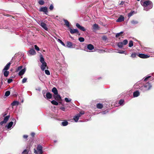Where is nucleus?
<instances>
[{
    "label": "nucleus",
    "mask_w": 154,
    "mask_h": 154,
    "mask_svg": "<svg viewBox=\"0 0 154 154\" xmlns=\"http://www.w3.org/2000/svg\"><path fill=\"white\" fill-rule=\"evenodd\" d=\"M140 3L141 5L143 7L144 10L146 11H148L152 8L153 4L150 1L141 0Z\"/></svg>",
    "instance_id": "f257e3e1"
},
{
    "label": "nucleus",
    "mask_w": 154,
    "mask_h": 154,
    "mask_svg": "<svg viewBox=\"0 0 154 154\" xmlns=\"http://www.w3.org/2000/svg\"><path fill=\"white\" fill-rule=\"evenodd\" d=\"M7 112H5L1 115V118L4 117V120L0 122V124L1 125H3L4 124L6 123L9 119L10 117V115L5 116L7 115Z\"/></svg>",
    "instance_id": "f03ea898"
},
{
    "label": "nucleus",
    "mask_w": 154,
    "mask_h": 154,
    "mask_svg": "<svg viewBox=\"0 0 154 154\" xmlns=\"http://www.w3.org/2000/svg\"><path fill=\"white\" fill-rule=\"evenodd\" d=\"M152 86L150 83L148 82L144 86H142L141 88V90L145 91L150 89L151 88Z\"/></svg>",
    "instance_id": "7ed1b4c3"
},
{
    "label": "nucleus",
    "mask_w": 154,
    "mask_h": 154,
    "mask_svg": "<svg viewBox=\"0 0 154 154\" xmlns=\"http://www.w3.org/2000/svg\"><path fill=\"white\" fill-rule=\"evenodd\" d=\"M84 114V112L83 111L80 112L79 114H78L74 117V120L75 121V122H77L79 120V118L82 115Z\"/></svg>",
    "instance_id": "20e7f679"
},
{
    "label": "nucleus",
    "mask_w": 154,
    "mask_h": 154,
    "mask_svg": "<svg viewBox=\"0 0 154 154\" xmlns=\"http://www.w3.org/2000/svg\"><path fill=\"white\" fill-rule=\"evenodd\" d=\"M42 148V147L40 145H38L37 147V151L35 149H34V153L35 154H37L38 152H43Z\"/></svg>",
    "instance_id": "39448f33"
},
{
    "label": "nucleus",
    "mask_w": 154,
    "mask_h": 154,
    "mask_svg": "<svg viewBox=\"0 0 154 154\" xmlns=\"http://www.w3.org/2000/svg\"><path fill=\"white\" fill-rule=\"evenodd\" d=\"M137 56L140 58L144 59L150 57L149 55L143 54H138Z\"/></svg>",
    "instance_id": "423d86ee"
},
{
    "label": "nucleus",
    "mask_w": 154,
    "mask_h": 154,
    "mask_svg": "<svg viewBox=\"0 0 154 154\" xmlns=\"http://www.w3.org/2000/svg\"><path fill=\"white\" fill-rule=\"evenodd\" d=\"M39 24L46 31L48 30V28L47 25L44 23L41 22Z\"/></svg>",
    "instance_id": "0eeeda50"
},
{
    "label": "nucleus",
    "mask_w": 154,
    "mask_h": 154,
    "mask_svg": "<svg viewBox=\"0 0 154 154\" xmlns=\"http://www.w3.org/2000/svg\"><path fill=\"white\" fill-rule=\"evenodd\" d=\"M39 11H40L43 12L45 13V14H47L46 12H48V8L46 7H43L41 8Z\"/></svg>",
    "instance_id": "6e6552de"
},
{
    "label": "nucleus",
    "mask_w": 154,
    "mask_h": 154,
    "mask_svg": "<svg viewBox=\"0 0 154 154\" xmlns=\"http://www.w3.org/2000/svg\"><path fill=\"white\" fill-rule=\"evenodd\" d=\"M76 26L79 29H81V30L84 31L85 30V28L82 26H81L79 23H77L76 24Z\"/></svg>",
    "instance_id": "1a4fd4ad"
},
{
    "label": "nucleus",
    "mask_w": 154,
    "mask_h": 154,
    "mask_svg": "<svg viewBox=\"0 0 154 154\" xmlns=\"http://www.w3.org/2000/svg\"><path fill=\"white\" fill-rule=\"evenodd\" d=\"M69 31L70 32L71 34H74L75 33H78L79 32L78 30L76 29H72L71 28L70 29Z\"/></svg>",
    "instance_id": "9d476101"
},
{
    "label": "nucleus",
    "mask_w": 154,
    "mask_h": 154,
    "mask_svg": "<svg viewBox=\"0 0 154 154\" xmlns=\"http://www.w3.org/2000/svg\"><path fill=\"white\" fill-rule=\"evenodd\" d=\"M26 71V69L25 68L22 69L18 73L19 75L20 76L23 75V74H24Z\"/></svg>",
    "instance_id": "9b49d317"
},
{
    "label": "nucleus",
    "mask_w": 154,
    "mask_h": 154,
    "mask_svg": "<svg viewBox=\"0 0 154 154\" xmlns=\"http://www.w3.org/2000/svg\"><path fill=\"white\" fill-rule=\"evenodd\" d=\"M65 46L69 48H72L73 47L72 43L70 42H67L66 43V45Z\"/></svg>",
    "instance_id": "f8f14e48"
},
{
    "label": "nucleus",
    "mask_w": 154,
    "mask_h": 154,
    "mask_svg": "<svg viewBox=\"0 0 154 154\" xmlns=\"http://www.w3.org/2000/svg\"><path fill=\"white\" fill-rule=\"evenodd\" d=\"M47 66V63H42V65L41 66V68L42 70L43 71L45 69L46 67Z\"/></svg>",
    "instance_id": "ddd939ff"
},
{
    "label": "nucleus",
    "mask_w": 154,
    "mask_h": 154,
    "mask_svg": "<svg viewBox=\"0 0 154 154\" xmlns=\"http://www.w3.org/2000/svg\"><path fill=\"white\" fill-rule=\"evenodd\" d=\"M54 97V98L57 100L60 101L61 100L60 96L58 94H55Z\"/></svg>",
    "instance_id": "4468645a"
},
{
    "label": "nucleus",
    "mask_w": 154,
    "mask_h": 154,
    "mask_svg": "<svg viewBox=\"0 0 154 154\" xmlns=\"http://www.w3.org/2000/svg\"><path fill=\"white\" fill-rule=\"evenodd\" d=\"M124 20V17L122 16H120L116 20V21L117 22H121L123 21Z\"/></svg>",
    "instance_id": "2eb2a0df"
},
{
    "label": "nucleus",
    "mask_w": 154,
    "mask_h": 154,
    "mask_svg": "<svg viewBox=\"0 0 154 154\" xmlns=\"http://www.w3.org/2000/svg\"><path fill=\"white\" fill-rule=\"evenodd\" d=\"M87 48L89 50L91 51L94 48V47L92 45L90 44L87 45Z\"/></svg>",
    "instance_id": "dca6fc26"
},
{
    "label": "nucleus",
    "mask_w": 154,
    "mask_h": 154,
    "mask_svg": "<svg viewBox=\"0 0 154 154\" xmlns=\"http://www.w3.org/2000/svg\"><path fill=\"white\" fill-rule=\"evenodd\" d=\"M11 63H8L6 66H5L3 69V70H8L10 66Z\"/></svg>",
    "instance_id": "f3484780"
},
{
    "label": "nucleus",
    "mask_w": 154,
    "mask_h": 154,
    "mask_svg": "<svg viewBox=\"0 0 154 154\" xmlns=\"http://www.w3.org/2000/svg\"><path fill=\"white\" fill-rule=\"evenodd\" d=\"M13 124V122H11L6 126V127H7V129H9L12 126Z\"/></svg>",
    "instance_id": "a211bd4d"
},
{
    "label": "nucleus",
    "mask_w": 154,
    "mask_h": 154,
    "mask_svg": "<svg viewBox=\"0 0 154 154\" xmlns=\"http://www.w3.org/2000/svg\"><path fill=\"white\" fill-rule=\"evenodd\" d=\"M29 53L32 55H34L35 54L36 52L33 49H32L30 50Z\"/></svg>",
    "instance_id": "6ab92c4d"
},
{
    "label": "nucleus",
    "mask_w": 154,
    "mask_h": 154,
    "mask_svg": "<svg viewBox=\"0 0 154 154\" xmlns=\"http://www.w3.org/2000/svg\"><path fill=\"white\" fill-rule=\"evenodd\" d=\"M140 95V93L138 91L134 92L133 93V96L134 97H136Z\"/></svg>",
    "instance_id": "aec40b11"
},
{
    "label": "nucleus",
    "mask_w": 154,
    "mask_h": 154,
    "mask_svg": "<svg viewBox=\"0 0 154 154\" xmlns=\"http://www.w3.org/2000/svg\"><path fill=\"white\" fill-rule=\"evenodd\" d=\"M52 91L55 95L57 94H58L57 90L55 87H54L52 88Z\"/></svg>",
    "instance_id": "412c9836"
},
{
    "label": "nucleus",
    "mask_w": 154,
    "mask_h": 154,
    "mask_svg": "<svg viewBox=\"0 0 154 154\" xmlns=\"http://www.w3.org/2000/svg\"><path fill=\"white\" fill-rule=\"evenodd\" d=\"M40 61L42 63H45V62L44 61V59L42 55L40 56Z\"/></svg>",
    "instance_id": "4be33fe9"
},
{
    "label": "nucleus",
    "mask_w": 154,
    "mask_h": 154,
    "mask_svg": "<svg viewBox=\"0 0 154 154\" xmlns=\"http://www.w3.org/2000/svg\"><path fill=\"white\" fill-rule=\"evenodd\" d=\"M46 97L47 99H51L52 97V95L50 93H47L46 94Z\"/></svg>",
    "instance_id": "5701e85b"
},
{
    "label": "nucleus",
    "mask_w": 154,
    "mask_h": 154,
    "mask_svg": "<svg viewBox=\"0 0 154 154\" xmlns=\"http://www.w3.org/2000/svg\"><path fill=\"white\" fill-rule=\"evenodd\" d=\"M19 102L17 101H14L12 103L11 105L14 106L16 105H17L19 104Z\"/></svg>",
    "instance_id": "b1692460"
},
{
    "label": "nucleus",
    "mask_w": 154,
    "mask_h": 154,
    "mask_svg": "<svg viewBox=\"0 0 154 154\" xmlns=\"http://www.w3.org/2000/svg\"><path fill=\"white\" fill-rule=\"evenodd\" d=\"M124 45L122 42H119L118 43V46L120 48H122Z\"/></svg>",
    "instance_id": "393cba45"
},
{
    "label": "nucleus",
    "mask_w": 154,
    "mask_h": 154,
    "mask_svg": "<svg viewBox=\"0 0 154 154\" xmlns=\"http://www.w3.org/2000/svg\"><path fill=\"white\" fill-rule=\"evenodd\" d=\"M103 106L102 104L98 103L97 105V108L99 109H101L103 107Z\"/></svg>",
    "instance_id": "a878e982"
},
{
    "label": "nucleus",
    "mask_w": 154,
    "mask_h": 154,
    "mask_svg": "<svg viewBox=\"0 0 154 154\" xmlns=\"http://www.w3.org/2000/svg\"><path fill=\"white\" fill-rule=\"evenodd\" d=\"M63 20L65 22V24L66 26L68 27H69V22L68 21V20H65V19H64Z\"/></svg>",
    "instance_id": "bb28decb"
},
{
    "label": "nucleus",
    "mask_w": 154,
    "mask_h": 154,
    "mask_svg": "<svg viewBox=\"0 0 154 154\" xmlns=\"http://www.w3.org/2000/svg\"><path fill=\"white\" fill-rule=\"evenodd\" d=\"M117 52L120 54H125V55L127 54V53L125 51H124L118 50Z\"/></svg>",
    "instance_id": "cd10ccee"
},
{
    "label": "nucleus",
    "mask_w": 154,
    "mask_h": 154,
    "mask_svg": "<svg viewBox=\"0 0 154 154\" xmlns=\"http://www.w3.org/2000/svg\"><path fill=\"white\" fill-rule=\"evenodd\" d=\"M138 54L137 53H132L131 55V57L132 58H134L137 56Z\"/></svg>",
    "instance_id": "c85d7f7f"
},
{
    "label": "nucleus",
    "mask_w": 154,
    "mask_h": 154,
    "mask_svg": "<svg viewBox=\"0 0 154 154\" xmlns=\"http://www.w3.org/2000/svg\"><path fill=\"white\" fill-rule=\"evenodd\" d=\"M62 124L63 126H66L68 124V122L66 121H64L62 122Z\"/></svg>",
    "instance_id": "c756f323"
},
{
    "label": "nucleus",
    "mask_w": 154,
    "mask_h": 154,
    "mask_svg": "<svg viewBox=\"0 0 154 154\" xmlns=\"http://www.w3.org/2000/svg\"><path fill=\"white\" fill-rule=\"evenodd\" d=\"M51 103L52 104L55 105H57L58 104V103L57 101L54 100H53L52 101H51Z\"/></svg>",
    "instance_id": "7c9ffc66"
},
{
    "label": "nucleus",
    "mask_w": 154,
    "mask_h": 154,
    "mask_svg": "<svg viewBox=\"0 0 154 154\" xmlns=\"http://www.w3.org/2000/svg\"><path fill=\"white\" fill-rule=\"evenodd\" d=\"M9 74L8 71H7L6 70L4 72V75L5 77H7Z\"/></svg>",
    "instance_id": "2f4dec72"
},
{
    "label": "nucleus",
    "mask_w": 154,
    "mask_h": 154,
    "mask_svg": "<svg viewBox=\"0 0 154 154\" xmlns=\"http://www.w3.org/2000/svg\"><path fill=\"white\" fill-rule=\"evenodd\" d=\"M133 42L131 40L129 41V47H131L133 46Z\"/></svg>",
    "instance_id": "473e14b6"
},
{
    "label": "nucleus",
    "mask_w": 154,
    "mask_h": 154,
    "mask_svg": "<svg viewBox=\"0 0 154 154\" xmlns=\"http://www.w3.org/2000/svg\"><path fill=\"white\" fill-rule=\"evenodd\" d=\"M134 13V11H131L128 14V16L129 17H131L132 16Z\"/></svg>",
    "instance_id": "72a5a7b5"
},
{
    "label": "nucleus",
    "mask_w": 154,
    "mask_h": 154,
    "mask_svg": "<svg viewBox=\"0 0 154 154\" xmlns=\"http://www.w3.org/2000/svg\"><path fill=\"white\" fill-rule=\"evenodd\" d=\"M22 66H19L17 69H16V72H18L22 70Z\"/></svg>",
    "instance_id": "f704fd0d"
},
{
    "label": "nucleus",
    "mask_w": 154,
    "mask_h": 154,
    "mask_svg": "<svg viewBox=\"0 0 154 154\" xmlns=\"http://www.w3.org/2000/svg\"><path fill=\"white\" fill-rule=\"evenodd\" d=\"M57 41L60 42L63 45L65 46V44L61 40H60V39H58L57 40Z\"/></svg>",
    "instance_id": "c9c22d12"
},
{
    "label": "nucleus",
    "mask_w": 154,
    "mask_h": 154,
    "mask_svg": "<svg viewBox=\"0 0 154 154\" xmlns=\"http://www.w3.org/2000/svg\"><path fill=\"white\" fill-rule=\"evenodd\" d=\"M65 100L66 102L68 103L71 101V99H69L67 98H65Z\"/></svg>",
    "instance_id": "e433bc0d"
},
{
    "label": "nucleus",
    "mask_w": 154,
    "mask_h": 154,
    "mask_svg": "<svg viewBox=\"0 0 154 154\" xmlns=\"http://www.w3.org/2000/svg\"><path fill=\"white\" fill-rule=\"evenodd\" d=\"M98 26L97 24H95L93 26V28L94 29H97L98 28Z\"/></svg>",
    "instance_id": "4c0bfd02"
},
{
    "label": "nucleus",
    "mask_w": 154,
    "mask_h": 154,
    "mask_svg": "<svg viewBox=\"0 0 154 154\" xmlns=\"http://www.w3.org/2000/svg\"><path fill=\"white\" fill-rule=\"evenodd\" d=\"M10 94V92L9 91H7L5 93V95L6 97H8L9 95Z\"/></svg>",
    "instance_id": "58836bf2"
},
{
    "label": "nucleus",
    "mask_w": 154,
    "mask_h": 154,
    "mask_svg": "<svg viewBox=\"0 0 154 154\" xmlns=\"http://www.w3.org/2000/svg\"><path fill=\"white\" fill-rule=\"evenodd\" d=\"M131 23L133 24H137L138 22L137 21H135V20H132L131 21Z\"/></svg>",
    "instance_id": "ea45409f"
},
{
    "label": "nucleus",
    "mask_w": 154,
    "mask_h": 154,
    "mask_svg": "<svg viewBox=\"0 0 154 154\" xmlns=\"http://www.w3.org/2000/svg\"><path fill=\"white\" fill-rule=\"evenodd\" d=\"M123 42V43L124 45H125L127 44V43H128V41L127 40L125 39V40H124L123 41V42Z\"/></svg>",
    "instance_id": "a19ab883"
},
{
    "label": "nucleus",
    "mask_w": 154,
    "mask_h": 154,
    "mask_svg": "<svg viewBox=\"0 0 154 154\" xmlns=\"http://www.w3.org/2000/svg\"><path fill=\"white\" fill-rule=\"evenodd\" d=\"M38 3L40 5H42L45 3V2L43 0H40L38 2Z\"/></svg>",
    "instance_id": "79ce46f5"
},
{
    "label": "nucleus",
    "mask_w": 154,
    "mask_h": 154,
    "mask_svg": "<svg viewBox=\"0 0 154 154\" xmlns=\"http://www.w3.org/2000/svg\"><path fill=\"white\" fill-rule=\"evenodd\" d=\"M79 40L81 42H83L84 41V38L82 37L79 38Z\"/></svg>",
    "instance_id": "37998d69"
},
{
    "label": "nucleus",
    "mask_w": 154,
    "mask_h": 154,
    "mask_svg": "<svg viewBox=\"0 0 154 154\" xmlns=\"http://www.w3.org/2000/svg\"><path fill=\"white\" fill-rule=\"evenodd\" d=\"M123 33V32H121L119 33H117L116 35V37H118L121 34H122Z\"/></svg>",
    "instance_id": "c03bdc74"
},
{
    "label": "nucleus",
    "mask_w": 154,
    "mask_h": 154,
    "mask_svg": "<svg viewBox=\"0 0 154 154\" xmlns=\"http://www.w3.org/2000/svg\"><path fill=\"white\" fill-rule=\"evenodd\" d=\"M27 79L26 78H24L22 80V83H24L26 82Z\"/></svg>",
    "instance_id": "a18cd8bd"
},
{
    "label": "nucleus",
    "mask_w": 154,
    "mask_h": 154,
    "mask_svg": "<svg viewBox=\"0 0 154 154\" xmlns=\"http://www.w3.org/2000/svg\"><path fill=\"white\" fill-rule=\"evenodd\" d=\"M124 102V100H121L119 101V103L120 105H123V104Z\"/></svg>",
    "instance_id": "49530a36"
},
{
    "label": "nucleus",
    "mask_w": 154,
    "mask_h": 154,
    "mask_svg": "<svg viewBox=\"0 0 154 154\" xmlns=\"http://www.w3.org/2000/svg\"><path fill=\"white\" fill-rule=\"evenodd\" d=\"M45 73L47 75H50V72L49 70H45Z\"/></svg>",
    "instance_id": "de8ad7c7"
},
{
    "label": "nucleus",
    "mask_w": 154,
    "mask_h": 154,
    "mask_svg": "<svg viewBox=\"0 0 154 154\" xmlns=\"http://www.w3.org/2000/svg\"><path fill=\"white\" fill-rule=\"evenodd\" d=\"M35 48V49L37 50V51H39V48L37 46V45H34Z\"/></svg>",
    "instance_id": "09e8293b"
},
{
    "label": "nucleus",
    "mask_w": 154,
    "mask_h": 154,
    "mask_svg": "<svg viewBox=\"0 0 154 154\" xmlns=\"http://www.w3.org/2000/svg\"><path fill=\"white\" fill-rule=\"evenodd\" d=\"M28 151L27 150L25 149L22 152V154H28Z\"/></svg>",
    "instance_id": "8fccbe9b"
},
{
    "label": "nucleus",
    "mask_w": 154,
    "mask_h": 154,
    "mask_svg": "<svg viewBox=\"0 0 154 154\" xmlns=\"http://www.w3.org/2000/svg\"><path fill=\"white\" fill-rule=\"evenodd\" d=\"M54 8V7L52 5H51L49 7V9L50 10H52Z\"/></svg>",
    "instance_id": "3c124183"
},
{
    "label": "nucleus",
    "mask_w": 154,
    "mask_h": 154,
    "mask_svg": "<svg viewBox=\"0 0 154 154\" xmlns=\"http://www.w3.org/2000/svg\"><path fill=\"white\" fill-rule=\"evenodd\" d=\"M13 81V80L12 79H9L8 80V83H10L12 82Z\"/></svg>",
    "instance_id": "603ef678"
},
{
    "label": "nucleus",
    "mask_w": 154,
    "mask_h": 154,
    "mask_svg": "<svg viewBox=\"0 0 154 154\" xmlns=\"http://www.w3.org/2000/svg\"><path fill=\"white\" fill-rule=\"evenodd\" d=\"M150 77H151L150 76H148L146 77L144 79V81H146L149 78H150Z\"/></svg>",
    "instance_id": "864d4df0"
},
{
    "label": "nucleus",
    "mask_w": 154,
    "mask_h": 154,
    "mask_svg": "<svg viewBox=\"0 0 154 154\" xmlns=\"http://www.w3.org/2000/svg\"><path fill=\"white\" fill-rule=\"evenodd\" d=\"M60 109L64 111H65V109L64 107H61L60 108Z\"/></svg>",
    "instance_id": "5fc2aeb1"
},
{
    "label": "nucleus",
    "mask_w": 154,
    "mask_h": 154,
    "mask_svg": "<svg viewBox=\"0 0 154 154\" xmlns=\"http://www.w3.org/2000/svg\"><path fill=\"white\" fill-rule=\"evenodd\" d=\"M28 136L27 135H24L23 136V137L24 138H27L28 137Z\"/></svg>",
    "instance_id": "6e6d98bb"
},
{
    "label": "nucleus",
    "mask_w": 154,
    "mask_h": 154,
    "mask_svg": "<svg viewBox=\"0 0 154 154\" xmlns=\"http://www.w3.org/2000/svg\"><path fill=\"white\" fill-rule=\"evenodd\" d=\"M31 135H32V136L33 137L35 135V133L33 132L31 134Z\"/></svg>",
    "instance_id": "4d7b16f0"
},
{
    "label": "nucleus",
    "mask_w": 154,
    "mask_h": 154,
    "mask_svg": "<svg viewBox=\"0 0 154 154\" xmlns=\"http://www.w3.org/2000/svg\"><path fill=\"white\" fill-rule=\"evenodd\" d=\"M13 120H14V122H14V125H15V124H16V120H15V119H14Z\"/></svg>",
    "instance_id": "13d9d810"
},
{
    "label": "nucleus",
    "mask_w": 154,
    "mask_h": 154,
    "mask_svg": "<svg viewBox=\"0 0 154 154\" xmlns=\"http://www.w3.org/2000/svg\"><path fill=\"white\" fill-rule=\"evenodd\" d=\"M105 113H106L105 112V111H104V112H102V114H105Z\"/></svg>",
    "instance_id": "bf43d9fd"
},
{
    "label": "nucleus",
    "mask_w": 154,
    "mask_h": 154,
    "mask_svg": "<svg viewBox=\"0 0 154 154\" xmlns=\"http://www.w3.org/2000/svg\"><path fill=\"white\" fill-rule=\"evenodd\" d=\"M43 152H38V154H42V153Z\"/></svg>",
    "instance_id": "052dcab7"
},
{
    "label": "nucleus",
    "mask_w": 154,
    "mask_h": 154,
    "mask_svg": "<svg viewBox=\"0 0 154 154\" xmlns=\"http://www.w3.org/2000/svg\"><path fill=\"white\" fill-rule=\"evenodd\" d=\"M85 51H88L87 50H86V48H85Z\"/></svg>",
    "instance_id": "680f3d73"
}]
</instances>
